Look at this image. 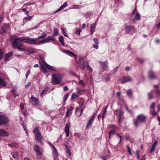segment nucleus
I'll return each instance as SVG.
<instances>
[{
    "label": "nucleus",
    "instance_id": "obj_41",
    "mask_svg": "<svg viewBox=\"0 0 160 160\" xmlns=\"http://www.w3.org/2000/svg\"><path fill=\"white\" fill-rule=\"evenodd\" d=\"M115 133V132L114 130H111L109 133V138L114 135Z\"/></svg>",
    "mask_w": 160,
    "mask_h": 160
},
{
    "label": "nucleus",
    "instance_id": "obj_51",
    "mask_svg": "<svg viewBox=\"0 0 160 160\" xmlns=\"http://www.w3.org/2000/svg\"><path fill=\"white\" fill-rule=\"evenodd\" d=\"M77 95L75 93H73L72 95L71 98L72 99L75 98L77 97Z\"/></svg>",
    "mask_w": 160,
    "mask_h": 160
},
{
    "label": "nucleus",
    "instance_id": "obj_43",
    "mask_svg": "<svg viewBox=\"0 0 160 160\" xmlns=\"http://www.w3.org/2000/svg\"><path fill=\"white\" fill-rule=\"evenodd\" d=\"M66 53L69 54L70 56H75V54L71 52H70L69 51H65Z\"/></svg>",
    "mask_w": 160,
    "mask_h": 160
},
{
    "label": "nucleus",
    "instance_id": "obj_47",
    "mask_svg": "<svg viewBox=\"0 0 160 160\" xmlns=\"http://www.w3.org/2000/svg\"><path fill=\"white\" fill-rule=\"evenodd\" d=\"M127 147L128 149V152L129 153L130 155H132V153L131 152V151L130 147L128 146H127Z\"/></svg>",
    "mask_w": 160,
    "mask_h": 160
},
{
    "label": "nucleus",
    "instance_id": "obj_31",
    "mask_svg": "<svg viewBox=\"0 0 160 160\" xmlns=\"http://www.w3.org/2000/svg\"><path fill=\"white\" fill-rule=\"evenodd\" d=\"M59 41L61 42L62 46H65V44L64 42V38L62 36H60L59 39Z\"/></svg>",
    "mask_w": 160,
    "mask_h": 160
},
{
    "label": "nucleus",
    "instance_id": "obj_54",
    "mask_svg": "<svg viewBox=\"0 0 160 160\" xmlns=\"http://www.w3.org/2000/svg\"><path fill=\"white\" fill-rule=\"evenodd\" d=\"M48 142L49 145L52 148V150L56 148L54 146H53L50 142Z\"/></svg>",
    "mask_w": 160,
    "mask_h": 160
},
{
    "label": "nucleus",
    "instance_id": "obj_32",
    "mask_svg": "<svg viewBox=\"0 0 160 160\" xmlns=\"http://www.w3.org/2000/svg\"><path fill=\"white\" fill-rule=\"evenodd\" d=\"M108 107V106H106L102 112V119L104 118L105 117L106 112H107V109Z\"/></svg>",
    "mask_w": 160,
    "mask_h": 160
},
{
    "label": "nucleus",
    "instance_id": "obj_19",
    "mask_svg": "<svg viewBox=\"0 0 160 160\" xmlns=\"http://www.w3.org/2000/svg\"><path fill=\"white\" fill-rule=\"evenodd\" d=\"M118 122L120 123L123 118V113L122 110H121L118 113Z\"/></svg>",
    "mask_w": 160,
    "mask_h": 160
},
{
    "label": "nucleus",
    "instance_id": "obj_18",
    "mask_svg": "<svg viewBox=\"0 0 160 160\" xmlns=\"http://www.w3.org/2000/svg\"><path fill=\"white\" fill-rule=\"evenodd\" d=\"M100 63L104 69H107L108 68V62L107 61H100Z\"/></svg>",
    "mask_w": 160,
    "mask_h": 160
},
{
    "label": "nucleus",
    "instance_id": "obj_23",
    "mask_svg": "<svg viewBox=\"0 0 160 160\" xmlns=\"http://www.w3.org/2000/svg\"><path fill=\"white\" fill-rule=\"evenodd\" d=\"M74 109L72 107H71L69 108L68 109L66 113V116L68 117L72 113V111Z\"/></svg>",
    "mask_w": 160,
    "mask_h": 160
},
{
    "label": "nucleus",
    "instance_id": "obj_24",
    "mask_svg": "<svg viewBox=\"0 0 160 160\" xmlns=\"http://www.w3.org/2000/svg\"><path fill=\"white\" fill-rule=\"evenodd\" d=\"M111 76V74L110 73L106 75L103 78V80L105 81L106 82H108V81L109 80Z\"/></svg>",
    "mask_w": 160,
    "mask_h": 160
},
{
    "label": "nucleus",
    "instance_id": "obj_52",
    "mask_svg": "<svg viewBox=\"0 0 160 160\" xmlns=\"http://www.w3.org/2000/svg\"><path fill=\"white\" fill-rule=\"evenodd\" d=\"M93 41L96 44H98V39L97 38H94L93 39Z\"/></svg>",
    "mask_w": 160,
    "mask_h": 160
},
{
    "label": "nucleus",
    "instance_id": "obj_58",
    "mask_svg": "<svg viewBox=\"0 0 160 160\" xmlns=\"http://www.w3.org/2000/svg\"><path fill=\"white\" fill-rule=\"evenodd\" d=\"M92 47L93 48H95V49H97L98 48V47L97 45L93 44L92 45Z\"/></svg>",
    "mask_w": 160,
    "mask_h": 160
},
{
    "label": "nucleus",
    "instance_id": "obj_9",
    "mask_svg": "<svg viewBox=\"0 0 160 160\" xmlns=\"http://www.w3.org/2000/svg\"><path fill=\"white\" fill-rule=\"evenodd\" d=\"M42 63L48 69L53 71H57V70L55 67L51 66L48 63L43 59L42 60Z\"/></svg>",
    "mask_w": 160,
    "mask_h": 160
},
{
    "label": "nucleus",
    "instance_id": "obj_53",
    "mask_svg": "<svg viewBox=\"0 0 160 160\" xmlns=\"http://www.w3.org/2000/svg\"><path fill=\"white\" fill-rule=\"evenodd\" d=\"M110 156H104L102 157V158L103 159V160H106Z\"/></svg>",
    "mask_w": 160,
    "mask_h": 160
},
{
    "label": "nucleus",
    "instance_id": "obj_35",
    "mask_svg": "<svg viewBox=\"0 0 160 160\" xmlns=\"http://www.w3.org/2000/svg\"><path fill=\"white\" fill-rule=\"evenodd\" d=\"M49 89V88H45L43 90H42V92L41 93V97L43 96L45 94H46V92Z\"/></svg>",
    "mask_w": 160,
    "mask_h": 160
},
{
    "label": "nucleus",
    "instance_id": "obj_2",
    "mask_svg": "<svg viewBox=\"0 0 160 160\" xmlns=\"http://www.w3.org/2000/svg\"><path fill=\"white\" fill-rule=\"evenodd\" d=\"M22 40V39L20 38H15L12 43V47L14 48H18L22 47V45L21 44V42L23 41Z\"/></svg>",
    "mask_w": 160,
    "mask_h": 160
},
{
    "label": "nucleus",
    "instance_id": "obj_14",
    "mask_svg": "<svg viewBox=\"0 0 160 160\" xmlns=\"http://www.w3.org/2000/svg\"><path fill=\"white\" fill-rule=\"evenodd\" d=\"M10 27L8 24H5L4 26L2 27L0 31V34H3L6 32V30L7 29H9Z\"/></svg>",
    "mask_w": 160,
    "mask_h": 160
},
{
    "label": "nucleus",
    "instance_id": "obj_25",
    "mask_svg": "<svg viewBox=\"0 0 160 160\" xmlns=\"http://www.w3.org/2000/svg\"><path fill=\"white\" fill-rule=\"evenodd\" d=\"M96 24L95 23H93L91 25V28H90V32L91 34H92L95 29Z\"/></svg>",
    "mask_w": 160,
    "mask_h": 160
},
{
    "label": "nucleus",
    "instance_id": "obj_15",
    "mask_svg": "<svg viewBox=\"0 0 160 160\" xmlns=\"http://www.w3.org/2000/svg\"><path fill=\"white\" fill-rule=\"evenodd\" d=\"M9 133L3 129H0V136L7 137L9 135Z\"/></svg>",
    "mask_w": 160,
    "mask_h": 160
},
{
    "label": "nucleus",
    "instance_id": "obj_7",
    "mask_svg": "<svg viewBox=\"0 0 160 160\" xmlns=\"http://www.w3.org/2000/svg\"><path fill=\"white\" fill-rule=\"evenodd\" d=\"M9 122V120L6 116L0 114V125L6 124Z\"/></svg>",
    "mask_w": 160,
    "mask_h": 160
},
{
    "label": "nucleus",
    "instance_id": "obj_56",
    "mask_svg": "<svg viewBox=\"0 0 160 160\" xmlns=\"http://www.w3.org/2000/svg\"><path fill=\"white\" fill-rule=\"evenodd\" d=\"M156 92L157 96L160 94V90L158 89L156 90Z\"/></svg>",
    "mask_w": 160,
    "mask_h": 160
},
{
    "label": "nucleus",
    "instance_id": "obj_21",
    "mask_svg": "<svg viewBox=\"0 0 160 160\" xmlns=\"http://www.w3.org/2000/svg\"><path fill=\"white\" fill-rule=\"evenodd\" d=\"M51 40V39L49 37H48L47 38L44 39L42 40L39 41H38V43L37 44H39L44 43L50 41Z\"/></svg>",
    "mask_w": 160,
    "mask_h": 160
},
{
    "label": "nucleus",
    "instance_id": "obj_34",
    "mask_svg": "<svg viewBox=\"0 0 160 160\" xmlns=\"http://www.w3.org/2000/svg\"><path fill=\"white\" fill-rule=\"evenodd\" d=\"M83 105V104H81V105H80V107L79 108H77L76 109V113H78V112H80V115H79V116L81 115L82 113V111H83V110L82 109H81V107Z\"/></svg>",
    "mask_w": 160,
    "mask_h": 160
},
{
    "label": "nucleus",
    "instance_id": "obj_42",
    "mask_svg": "<svg viewBox=\"0 0 160 160\" xmlns=\"http://www.w3.org/2000/svg\"><path fill=\"white\" fill-rule=\"evenodd\" d=\"M87 63V66L86 67H87V69L89 70L90 72H92V68L90 67V66L89 65V63L88 62H86Z\"/></svg>",
    "mask_w": 160,
    "mask_h": 160
},
{
    "label": "nucleus",
    "instance_id": "obj_45",
    "mask_svg": "<svg viewBox=\"0 0 160 160\" xmlns=\"http://www.w3.org/2000/svg\"><path fill=\"white\" fill-rule=\"evenodd\" d=\"M152 92V91L151 92L149 93L148 94V98L150 99H152L153 98Z\"/></svg>",
    "mask_w": 160,
    "mask_h": 160
},
{
    "label": "nucleus",
    "instance_id": "obj_39",
    "mask_svg": "<svg viewBox=\"0 0 160 160\" xmlns=\"http://www.w3.org/2000/svg\"><path fill=\"white\" fill-rule=\"evenodd\" d=\"M46 34L45 33H44L42 34V35L41 36H40L38 38H36L37 39V41H38V40L41 38H44L46 36Z\"/></svg>",
    "mask_w": 160,
    "mask_h": 160
},
{
    "label": "nucleus",
    "instance_id": "obj_10",
    "mask_svg": "<svg viewBox=\"0 0 160 160\" xmlns=\"http://www.w3.org/2000/svg\"><path fill=\"white\" fill-rule=\"evenodd\" d=\"M30 102L32 105L36 106L38 104V99L33 96H31Z\"/></svg>",
    "mask_w": 160,
    "mask_h": 160
},
{
    "label": "nucleus",
    "instance_id": "obj_30",
    "mask_svg": "<svg viewBox=\"0 0 160 160\" xmlns=\"http://www.w3.org/2000/svg\"><path fill=\"white\" fill-rule=\"evenodd\" d=\"M40 63L41 66V68L42 70V72L44 73H46L47 72L46 69L41 62H40Z\"/></svg>",
    "mask_w": 160,
    "mask_h": 160
},
{
    "label": "nucleus",
    "instance_id": "obj_5",
    "mask_svg": "<svg viewBox=\"0 0 160 160\" xmlns=\"http://www.w3.org/2000/svg\"><path fill=\"white\" fill-rule=\"evenodd\" d=\"M62 80V78L60 75L53 74L52 76V82L54 85L59 83Z\"/></svg>",
    "mask_w": 160,
    "mask_h": 160
},
{
    "label": "nucleus",
    "instance_id": "obj_49",
    "mask_svg": "<svg viewBox=\"0 0 160 160\" xmlns=\"http://www.w3.org/2000/svg\"><path fill=\"white\" fill-rule=\"evenodd\" d=\"M18 49L19 51L22 52H24L25 53L26 52V50L23 48H21V47H20V48H18Z\"/></svg>",
    "mask_w": 160,
    "mask_h": 160
},
{
    "label": "nucleus",
    "instance_id": "obj_17",
    "mask_svg": "<svg viewBox=\"0 0 160 160\" xmlns=\"http://www.w3.org/2000/svg\"><path fill=\"white\" fill-rule=\"evenodd\" d=\"M78 66L81 69H84L85 63L83 60L81 59L79 60L78 62Z\"/></svg>",
    "mask_w": 160,
    "mask_h": 160
},
{
    "label": "nucleus",
    "instance_id": "obj_16",
    "mask_svg": "<svg viewBox=\"0 0 160 160\" xmlns=\"http://www.w3.org/2000/svg\"><path fill=\"white\" fill-rule=\"evenodd\" d=\"M52 150V154L53 157H54V160H58V153L57 152V150L56 148H55L53 149Z\"/></svg>",
    "mask_w": 160,
    "mask_h": 160
},
{
    "label": "nucleus",
    "instance_id": "obj_62",
    "mask_svg": "<svg viewBox=\"0 0 160 160\" xmlns=\"http://www.w3.org/2000/svg\"><path fill=\"white\" fill-rule=\"evenodd\" d=\"M77 92L78 93H80L82 92L83 91L82 90H81L79 88H77Z\"/></svg>",
    "mask_w": 160,
    "mask_h": 160
},
{
    "label": "nucleus",
    "instance_id": "obj_46",
    "mask_svg": "<svg viewBox=\"0 0 160 160\" xmlns=\"http://www.w3.org/2000/svg\"><path fill=\"white\" fill-rule=\"evenodd\" d=\"M81 7V6L80 5H73L72 6V8L73 9H78Z\"/></svg>",
    "mask_w": 160,
    "mask_h": 160
},
{
    "label": "nucleus",
    "instance_id": "obj_13",
    "mask_svg": "<svg viewBox=\"0 0 160 160\" xmlns=\"http://www.w3.org/2000/svg\"><path fill=\"white\" fill-rule=\"evenodd\" d=\"M70 123H68L66 124L64 131L66 133V136L68 137L69 135V128L70 127Z\"/></svg>",
    "mask_w": 160,
    "mask_h": 160
},
{
    "label": "nucleus",
    "instance_id": "obj_27",
    "mask_svg": "<svg viewBox=\"0 0 160 160\" xmlns=\"http://www.w3.org/2000/svg\"><path fill=\"white\" fill-rule=\"evenodd\" d=\"M68 6V4L67 2H65L64 3L63 5H61L59 8L56 11V12H57L61 10L62 9H63L65 7H67Z\"/></svg>",
    "mask_w": 160,
    "mask_h": 160
},
{
    "label": "nucleus",
    "instance_id": "obj_40",
    "mask_svg": "<svg viewBox=\"0 0 160 160\" xmlns=\"http://www.w3.org/2000/svg\"><path fill=\"white\" fill-rule=\"evenodd\" d=\"M33 17V16H30L28 17H25V18H24L23 19V22H25V23L27 22V20H30Z\"/></svg>",
    "mask_w": 160,
    "mask_h": 160
},
{
    "label": "nucleus",
    "instance_id": "obj_33",
    "mask_svg": "<svg viewBox=\"0 0 160 160\" xmlns=\"http://www.w3.org/2000/svg\"><path fill=\"white\" fill-rule=\"evenodd\" d=\"M65 149H66V152L67 153V154H68V157L70 156L71 155V152L70 151V150L68 148L67 145H65Z\"/></svg>",
    "mask_w": 160,
    "mask_h": 160
},
{
    "label": "nucleus",
    "instance_id": "obj_64",
    "mask_svg": "<svg viewBox=\"0 0 160 160\" xmlns=\"http://www.w3.org/2000/svg\"><path fill=\"white\" fill-rule=\"evenodd\" d=\"M125 70L127 71H129L130 70V68L129 66H127L125 68Z\"/></svg>",
    "mask_w": 160,
    "mask_h": 160
},
{
    "label": "nucleus",
    "instance_id": "obj_1",
    "mask_svg": "<svg viewBox=\"0 0 160 160\" xmlns=\"http://www.w3.org/2000/svg\"><path fill=\"white\" fill-rule=\"evenodd\" d=\"M146 118V117L143 114L138 115L137 118V119L134 121V125L136 127H138L140 122H144Z\"/></svg>",
    "mask_w": 160,
    "mask_h": 160
},
{
    "label": "nucleus",
    "instance_id": "obj_44",
    "mask_svg": "<svg viewBox=\"0 0 160 160\" xmlns=\"http://www.w3.org/2000/svg\"><path fill=\"white\" fill-rule=\"evenodd\" d=\"M68 93H66L64 95L63 98L64 102H65L67 99L68 96Z\"/></svg>",
    "mask_w": 160,
    "mask_h": 160
},
{
    "label": "nucleus",
    "instance_id": "obj_60",
    "mask_svg": "<svg viewBox=\"0 0 160 160\" xmlns=\"http://www.w3.org/2000/svg\"><path fill=\"white\" fill-rule=\"evenodd\" d=\"M136 154H137V158L138 159H139V158H140V156H139V152H138V151H136Z\"/></svg>",
    "mask_w": 160,
    "mask_h": 160
},
{
    "label": "nucleus",
    "instance_id": "obj_38",
    "mask_svg": "<svg viewBox=\"0 0 160 160\" xmlns=\"http://www.w3.org/2000/svg\"><path fill=\"white\" fill-rule=\"evenodd\" d=\"M127 93L128 97H131L132 95V92L131 89H129L127 92Z\"/></svg>",
    "mask_w": 160,
    "mask_h": 160
},
{
    "label": "nucleus",
    "instance_id": "obj_48",
    "mask_svg": "<svg viewBox=\"0 0 160 160\" xmlns=\"http://www.w3.org/2000/svg\"><path fill=\"white\" fill-rule=\"evenodd\" d=\"M8 146L10 147L14 148L16 146V144L15 143H12V144H8Z\"/></svg>",
    "mask_w": 160,
    "mask_h": 160
},
{
    "label": "nucleus",
    "instance_id": "obj_29",
    "mask_svg": "<svg viewBox=\"0 0 160 160\" xmlns=\"http://www.w3.org/2000/svg\"><path fill=\"white\" fill-rule=\"evenodd\" d=\"M7 84V82L4 81L3 79L0 78V84L3 87H5L6 86Z\"/></svg>",
    "mask_w": 160,
    "mask_h": 160
},
{
    "label": "nucleus",
    "instance_id": "obj_59",
    "mask_svg": "<svg viewBox=\"0 0 160 160\" xmlns=\"http://www.w3.org/2000/svg\"><path fill=\"white\" fill-rule=\"evenodd\" d=\"M58 33L57 31H54V33L53 34V36H57L58 35Z\"/></svg>",
    "mask_w": 160,
    "mask_h": 160
},
{
    "label": "nucleus",
    "instance_id": "obj_63",
    "mask_svg": "<svg viewBox=\"0 0 160 160\" xmlns=\"http://www.w3.org/2000/svg\"><path fill=\"white\" fill-rule=\"evenodd\" d=\"M16 90V88H13L12 89H11V92H15Z\"/></svg>",
    "mask_w": 160,
    "mask_h": 160
},
{
    "label": "nucleus",
    "instance_id": "obj_4",
    "mask_svg": "<svg viewBox=\"0 0 160 160\" xmlns=\"http://www.w3.org/2000/svg\"><path fill=\"white\" fill-rule=\"evenodd\" d=\"M130 18L132 20H139L141 19V15L140 13L136 10V8L132 12L130 17Z\"/></svg>",
    "mask_w": 160,
    "mask_h": 160
},
{
    "label": "nucleus",
    "instance_id": "obj_12",
    "mask_svg": "<svg viewBox=\"0 0 160 160\" xmlns=\"http://www.w3.org/2000/svg\"><path fill=\"white\" fill-rule=\"evenodd\" d=\"M96 114V113H94L91 118L87 125V128H89L91 127L93 121L95 118V115Z\"/></svg>",
    "mask_w": 160,
    "mask_h": 160
},
{
    "label": "nucleus",
    "instance_id": "obj_22",
    "mask_svg": "<svg viewBox=\"0 0 160 160\" xmlns=\"http://www.w3.org/2000/svg\"><path fill=\"white\" fill-rule=\"evenodd\" d=\"M157 144L158 141H156L152 144L150 151L151 153H152L155 150L156 146Z\"/></svg>",
    "mask_w": 160,
    "mask_h": 160
},
{
    "label": "nucleus",
    "instance_id": "obj_3",
    "mask_svg": "<svg viewBox=\"0 0 160 160\" xmlns=\"http://www.w3.org/2000/svg\"><path fill=\"white\" fill-rule=\"evenodd\" d=\"M35 137L36 140L38 142L41 143L42 142V136L41 133L39 132L38 128H35L34 130Z\"/></svg>",
    "mask_w": 160,
    "mask_h": 160
},
{
    "label": "nucleus",
    "instance_id": "obj_8",
    "mask_svg": "<svg viewBox=\"0 0 160 160\" xmlns=\"http://www.w3.org/2000/svg\"><path fill=\"white\" fill-rule=\"evenodd\" d=\"M33 149L34 151L36 152L37 155L41 156L43 154V151L40 147L37 145H35L33 146Z\"/></svg>",
    "mask_w": 160,
    "mask_h": 160
},
{
    "label": "nucleus",
    "instance_id": "obj_28",
    "mask_svg": "<svg viewBox=\"0 0 160 160\" xmlns=\"http://www.w3.org/2000/svg\"><path fill=\"white\" fill-rule=\"evenodd\" d=\"M149 78L151 79L156 78V77L154 73L152 72H150L149 73Z\"/></svg>",
    "mask_w": 160,
    "mask_h": 160
},
{
    "label": "nucleus",
    "instance_id": "obj_37",
    "mask_svg": "<svg viewBox=\"0 0 160 160\" xmlns=\"http://www.w3.org/2000/svg\"><path fill=\"white\" fill-rule=\"evenodd\" d=\"M131 29V27L130 26H127L126 27V32L127 33H129Z\"/></svg>",
    "mask_w": 160,
    "mask_h": 160
},
{
    "label": "nucleus",
    "instance_id": "obj_6",
    "mask_svg": "<svg viewBox=\"0 0 160 160\" xmlns=\"http://www.w3.org/2000/svg\"><path fill=\"white\" fill-rule=\"evenodd\" d=\"M22 40L25 43L29 44H37L38 43L37 39L36 38H22Z\"/></svg>",
    "mask_w": 160,
    "mask_h": 160
},
{
    "label": "nucleus",
    "instance_id": "obj_20",
    "mask_svg": "<svg viewBox=\"0 0 160 160\" xmlns=\"http://www.w3.org/2000/svg\"><path fill=\"white\" fill-rule=\"evenodd\" d=\"M12 55V53L10 52L6 54L4 57V59L6 61H8L10 60L11 58Z\"/></svg>",
    "mask_w": 160,
    "mask_h": 160
},
{
    "label": "nucleus",
    "instance_id": "obj_50",
    "mask_svg": "<svg viewBox=\"0 0 160 160\" xmlns=\"http://www.w3.org/2000/svg\"><path fill=\"white\" fill-rule=\"evenodd\" d=\"M81 31H82V30L80 28V29H78L77 30L76 33V34H77L78 35H79L80 34V33Z\"/></svg>",
    "mask_w": 160,
    "mask_h": 160
},
{
    "label": "nucleus",
    "instance_id": "obj_26",
    "mask_svg": "<svg viewBox=\"0 0 160 160\" xmlns=\"http://www.w3.org/2000/svg\"><path fill=\"white\" fill-rule=\"evenodd\" d=\"M35 52V51L33 48H29L27 50L26 52H28V55H29L30 54L34 53Z\"/></svg>",
    "mask_w": 160,
    "mask_h": 160
},
{
    "label": "nucleus",
    "instance_id": "obj_36",
    "mask_svg": "<svg viewBox=\"0 0 160 160\" xmlns=\"http://www.w3.org/2000/svg\"><path fill=\"white\" fill-rule=\"evenodd\" d=\"M12 157L14 158H17L18 157V153L17 152H14L11 153Z\"/></svg>",
    "mask_w": 160,
    "mask_h": 160
},
{
    "label": "nucleus",
    "instance_id": "obj_55",
    "mask_svg": "<svg viewBox=\"0 0 160 160\" xmlns=\"http://www.w3.org/2000/svg\"><path fill=\"white\" fill-rule=\"evenodd\" d=\"M79 83L82 86H85V84H84V82L83 80H80L79 82Z\"/></svg>",
    "mask_w": 160,
    "mask_h": 160
},
{
    "label": "nucleus",
    "instance_id": "obj_11",
    "mask_svg": "<svg viewBox=\"0 0 160 160\" xmlns=\"http://www.w3.org/2000/svg\"><path fill=\"white\" fill-rule=\"evenodd\" d=\"M132 78L129 76L123 77L122 78L120 79L119 81L122 83H124L126 82L131 81Z\"/></svg>",
    "mask_w": 160,
    "mask_h": 160
},
{
    "label": "nucleus",
    "instance_id": "obj_57",
    "mask_svg": "<svg viewBox=\"0 0 160 160\" xmlns=\"http://www.w3.org/2000/svg\"><path fill=\"white\" fill-rule=\"evenodd\" d=\"M119 66H117L113 70V72H116L117 71L118 69V68Z\"/></svg>",
    "mask_w": 160,
    "mask_h": 160
},
{
    "label": "nucleus",
    "instance_id": "obj_61",
    "mask_svg": "<svg viewBox=\"0 0 160 160\" xmlns=\"http://www.w3.org/2000/svg\"><path fill=\"white\" fill-rule=\"evenodd\" d=\"M155 103H153L151 105L150 108H154L155 107Z\"/></svg>",
    "mask_w": 160,
    "mask_h": 160
}]
</instances>
